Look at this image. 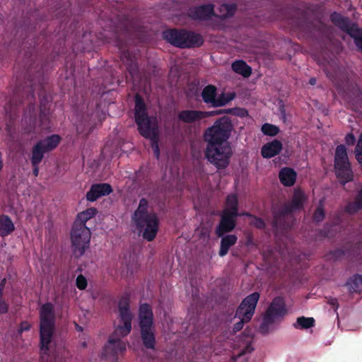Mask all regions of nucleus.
I'll use <instances>...</instances> for the list:
<instances>
[{
    "label": "nucleus",
    "mask_w": 362,
    "mask_h": 362,
    "mask_svg": "<svg viewBox=\"0 0 362 362\" xmlns=\"http://www.w3.org/2000/svg\"><path fill=\"white\" fill-rule=\"evenodd\" d=\"M202 119L216 115V111L203 112L202 111Z\"/></svg>",
    "instance_id": "nucleus-50"
},
{
    "label": "nucleus",
    "mask_w": 362,
    "mask_h": 362,
    "mask_svg": "<svg viewBox=\"0 0 362 362\" xmlns=\"http://www.w3.org/2000/svg\"><path fill=\"white\" fill-rule=\"evenodd\" d=\"M279 177L284 185L292 186L296 182V173L290 168H284L280 170Z\"/></svg>",
    "instance_id": "nucleus-22"
},
{
    "label": "nucleus",
    "mask_w": 362,
    "mask_h": 362,
    "mask_svg": "<svg viewBox=\"0 0 362 362\" xmlns=\"http://www.w3.org/2000/svg\"><path fill=\"white\" fill-rule=\"evenodd\" d=\"M259 298V293L257 292H254L247 296L241 302L235 315V317H238L240 320L234 325V332H237L242 329L244 323L247 322L251 320L255 313Z\"/></svg>",
    "instance_id": "nucleus-10"
},
{
    "label": "nucleus",
    "mask_w": 362,
    "mask_h": 362,
    "mask_svg": "<svg viewBox=\"0 0 362 362\" xmlns=\"http://www.w3.org/2000/svg\"><path fill=\"white\" fill-rule=\"evenodd\" d=\"M328 303L333 305L334 307H335V308L337 309L339 306V304L337 303V300L336 298H329V299H328Z\"/></svg>",
    "instance_id": "nucleus-52"
},
{
    "label": "nucleus",
    "mask_w": 362,
    "mask_h": 362,
    "mask_svg": "<svg viewBox=\"0 0 362 362\" xmlns=\"http://www.w3.org/2000/svg\"><path fill=\"white\" fill-rule=\"evenodd\" d=\"M148 201L142 198L137 209L134 211L132 219L134 221L136 228L142 236L148 241H152L155 238L158 229V219L157 215L152 212L148 213Z\"/></svg>",
    "instance_id": "nucleus-2"
},
{
    "label": "nucleus",
    "mask_w": 362,
    "mask_h": 362,
    "mask_svg": "<svg viewBox=\"0 0 362 362\" xmlns=\"http://www.w3.org/2000/svg\"><path fill=\"white\" fill-rule=\"evenodd\" d=\"M40 335L42 351H48L54 329L55 316L52 303H47L40 310Z\"/></svg>",
    "instance_id": "nucleus-5"
},
{
    "label": "nucleus",
    "mask_w": 362,
    "mask_h": 362,
    "mask_svg": "<svg viewBox=\"0 0 362 362\" xmlns=\"http://www.w3.org/2000/svg\"><path fill=\"white\" fill-rule=\"evenodd\" d=\"M315 320L313 317H299L297 318L296 323L294 327L301 329H308L314 326Z\"/></svg>",
    "instance_id": "nucleus-33"
},
{
    "label": "nucleus",
    "mask_w": 362,
    "mask_h": 362,
    "mask_svg": "<svg viewBox=\"0 0 362 362\" xmlns=\"http://www.w3.org/2000/svg\"><path fill=\"white\" fill-rule=\"evenodd\" d=\"M223 211L239 214L238 212V199L235 194L228 196L226 199V208Z\"/></svg>",
    "instance_id": "nucleus-31"
},
{
    "label": "nucleus",
    "mask_w": 362,
    "mask_h": 362,
    "mask_svg": "<svg viewBox=\"0 0 362 362\" xmlns=\"http://www.w3.org/2000/svg\"><path fill=\"white\" fill-rule=\"evenodd\" d=\"M233 129L231 119L228 116H223L216 119L211 127L205 130L204 139L206 143L230 144L228 140Z\"/></svg>",
    "instance_id": "nucleus-3"
},
{
    "label": "nucleus",
    "mask_w": 362,
    "mask_h": 362,
    "mask_svg": "<svg viewBox=\"0 0 362 362\" xmlns=\"http://www.w3.org/2000/svg\"><path fill=\"white\" fill-rule=\"evenodd\" d=\"M217 89L213 85H208L202 90V98L204 102L210 106L216 107L217 101Z\"/></svg>",
    "instance_id": "nucleus-20"
},
{
    "label": "nucleus",
    "mask_w": 362,
    "mask_h": 362,
    "mask_svg": "<svg viewBox=\"0 0 362 362\" xmlns=\"http://www.w3.org/2000/svg\"><path fill=\"white\" fill-rule=\"evenodd\" d=\"M281 150V142L275 139L264 145L262 148L261 153L264 158H269L279 154Z\"/></svg>",
    "instance_id": "nucleus-18"
},
{
    "label": "nucleus",
    "mask_w": 362,
    "mask_h": 362,
    "mask_svg": "<svg viewBox=\"0 0 362 362\" xmlns=\"http://www.w3.org/2000/svg\"><path fill=\"white\" fill-rule=\"evenodd\" d=\"M48 115L49 110L46 107V104L43 100H41L40 119L42 124L47 121Z\"/></svg>",
    "instance_id": "nucleus-40"
},
{
    "label": "nucleus",
    "mask_w": 362,
    "mask_h": 362,
    "mask_svg": "<svg viewBox=\"0 0 362 362\" xmlns=\"http://www.w3.org/2000/svg\"><path fill=\"white\" fill-rule=\"evenodd\" d=\"M325 218V211L321 206L316 208L314 211L313 218L316 222L322 221Z\"/></svg>",
    "instance_id": "nucleus-41"
},
{
    "label": "nucleus",
    "mask_w": 362,
    "mask_h": 362,
    "mask_svg": "<svg viewBox=\"0 0 362 362\" xmlns=\"http://www.w3.org/2000/svg\"><path fill=\"white\" fill-rule=\"evenodd\" d=\"M316 81H317V80H316V78H310V80H309V83H310V85H313H313H315V84L316 83Z\"/></svg>",
    "instance_id": "nucleus-59"
},
{
    "label": "nucleus",
    "mask_w": 362,
    "mask_h": 362,
    "mask_svg": "<svg viewBox=\"0 0 362 362\" xmlns=\"http://www.w3.org/2000/svg\"><path fill=\"white\" fill-rule=\"evenodd\" d=\"M262 132L265 135L274 136L279 132V129L275 125L265 123L262 126Z\"/></svg>",
    "instance_id": "nucleus-35"
},
{
    "label": "nucleus",
    "mask_w": 362,
    "mask_h": 362,
    "mask_svg": "<svg viewBox=\"0 0 362 362\" xmlns=\"http://www.w3.org/2000/svg\"><path fill=\"white\" fill-rule=\"evenodd\" d=\"M346 284L349 286L351 292H357L362 286V276L359 274L354 275Z\"/></svg>",
    "instance_id": "nucleus-32"
},
{
    "label": "nucleus",
    "mask_w": 362,
    "mask_h": 362,
    "mask_svg": "<svg viewBox=\"0 0 362 362\" xmlns=\"http://www.w3.org/2000/svg\"><path fill=\"white\" fill-rule=\"evenodd\" d=\"M245 215L251 218L250 221V225H252L259 229H263L265 227V223L262 218H257L247 213L245 214Z\"/></svg>",
    "instance_id": "nucleus-38"
},
{
    "label": "nucleus",
    "mask_w": 362,
    "mask_h": 362,
    "mask_svg": "<svg viewBox=\"0 0 362 362\" xmlns=\"http://www.w3.org/2000/svg\"><path fill=\"white\" fill-rule=\"evenodd\" d=\"M362 152V134L360 135L359 139L358 140L356 146L354 150L355 155L356 153H361Z\"/></svg>",
    "instance_id": "nucleus-47"
},
{
    "label": "nucleus",
    "mask_w": 362,
    "mask_h": 362,
    "mask_svg": "<svg viewBox=\"0 0 362 362\" xmlns=\"http://www.w3.org/2000/svg\"><path fill=\"white\" fill-rule=\"evenodd\" d=\"M305 201V195L300 190H295L293 199L290 203H286L283 206H288L290 211L293 213L295 210L299 209L303 206Z\"/></svg>",
    "instance_id": "nucleus-25"
},
{
    "label": "nucleus",
    "mask_w": 362,
    "mask_h": 362,
    "mask_svg": "<svg viewBox=\"0 0 362 362\" xmlns=\"http://www.w3.org/2000/svg\"><path fill=\"white\" fill-rule=\"evenodd\" d=\"M122 59L124 60V59L127 60V62L132 63L133 60L130 56V54L128 51L122 50Z\"/></svg>",
    "instance_id": "nucleus-48"
},
{
    "label": "nucleus",
    "mask_w": 362,
    "mask_h": 362,
    "mask_svg": "<svg viewBox=\"0 0 362 362\" xmlns=\"http://www.w3.org/2000/svg\"><path fill=\"white\" fill-rule=\"evenodd\" d=\"M233 115L243 117L248 115V112L244 108L235 107Z\"/></svg>",
    "instance_id": "nucleus-44"
},
{
    "label": "nucleus",
    "mask_w": 362,
    "mask_h": 362,
    "mask_svg": "<svg viewBox=\"0 0 362 362\" xmlns=\"http://www.w3.org/2000/svg\"><path fill=\"white\" fill-rule=\"evenodd\" d=\"M205 157L217 169H225L230 163L233 154L230 144L206 143Z\"/></svg>",
    "instance_id": "nucleus-6"
},
{
    "label": "nucleus",
    "mask_w": 362,
    "mask_h": 362,
    "mask_svg": "<svg viewBox=\"0 0 362 362\" xmlns=\"http://www.w3.org/2000/svg\"><path fill=\"white\" fill-rule=\"evenodd\" d=\"M146 317H153V313L149 305L143 304L140 306L139 318Z\"/></svg>",
    "instance_id": "nucleus-39"
},
{
    "label": "nucleus",
    "mask_w": 362,
    "mask_h": 362,
    "mask_svg": "<svg viewBox=\"0 0 362 362\" xmlns=\"http://www.w3.org/2000/svg\"><path fill=\"white\" fill-rule=\"evenodd\" d=\"M233 70L239 74H241L244 77H248L251 75V68L247 65L243 61H236L232 64Z\"/></svg>",
    "instance_id": "nucleus-27"
},
{
    "label": "nucleus",
    "mask_w": 362,
    "mask_h": 362,
    "mask_svg": "<svg viewBox=\"0 0 362 362\" xmlns=\"http://www.w3.org/2000/svg\"><path fill=\"white\" fill-rule=\"evenodd\" d=\"M30 74H31V69H29L28 71L27 78L28 80L30 81V87H31L30 94H31V96L33 97L34 96V95H33L34 90H33V87L37 81V82L39 81V80L36 81L35 78V79L30 78Z\"/></svg>",
    "instance_id": "nucleus-45"
},
{
    "label": "nucleus",
    "mask_w": 362,
    "mask_h": 362,
    "mask_svg": "<svg viewBox=\"0 0 362 362\" xmlns=\"http://www.w3.org/2000/svg\"><path fill=\"white\" fill-rule=\"evenodd\" d=\"M60 137L58 135L54 134L48 136L44 140L37 142V144L45 153L53 150L57 147L59 143Z\"/></svg>",
    "instance_id": "nucleus-23"
},
{
    "label": "nucleus",
    "mask_w": 362,
    "mask_h": 362,
    "mask_svg": "<svg viewBox=\"0 0 362 362\" xmlns=\"http://www.w3.org/2000/svg\"><path fill=\"white\" fill-rule=\"evenodd\" d=\"M238 216L239 214L223 211L220 223L216 229L217 236L221 237L225 233L232 231L236 226L235 218Z\"/></svg>",
    "instance_id": "nucleus-14"
},
{
    "label": "nucleus",
    "mask_w": 362,
    "mask_h": 362,
    "mask_svg": "<svg viewBox=\"0 0 362 362\" xmlns=\"http://www.w3.org/2000/svg\"><path fill=\"white\" fill-rule=\"evenodd\" d=\"M49 357L50 358V359L49 360L47 359L46 362H62L59 359H58L57 358H54V361H53V358L51 356H49Z\"/></svg>",
    "instance_id": "nucleus-58"
},
{
    "label": "nucleus",
    "mask_w": 362,
    "mask_h": 362,
    "mask_svg": "<svg viewBox=\"0 0 362 362\" xmlns=\"http://www.w3.org/2000/svg\"><path fill=\"white\" fill-rule=\"evenodd\" d=\"M98 211L95 208L91 207L79 213L74 223H81L86 225V223L91 218L94 217Z\"/></svg>",
    "instance_id": "nucleus-28"
},
{
    "label": "nucleus",
    "mask_w": 362,
    "mask_h": 362,
    "mask_svg": "<svg viewBox=\"0 0 362 362\" xmlns=\"http://www.w3.org/2000/svg\"><path fill=\"white\" fill-rule=\"evenodd\" d=\"M236 9V6L234 4H223L220 6L218 10V13H215L214 16L221 18L225 19L230 16H232Z\"/></svg>",
    "instance_id": "nucleus-29"
},
{
    "label": "nucleus",
    "mask_w": 362,
    "mask_h": 362,
    "mask_svg": "<svg viewBox=\"0 0 362 362\" xmlns=\"http://www.w3.org/2000/svg\"><path fill=\"white\" fill-rule=\"evenodd\" d=\"M112 192V188L107 183L94 184L86 193V199L90 202H94L102 196L108 195Z\"/></svg>",
    "instance_id": "nucleus-16"
},
{
    "label": "nucleus",
    "mask_w": 362,
    "mask_h": 362,
    "mask_svg": "<svg viewBox=\"0 0 362 362\" xmlns=\"http://www.w3.org/2000/svg\"><path fill=\"white\" fill-rule=\"evenodd\" d=\"M193 18L199 20H207L214 16V6L211 4L195 7L191 11Z\"/></svg>",
    "instance_id": "nucleus-17"
},
{
    "label": "nucleus",
    "mask_w": 362,
    "mask_h": 362,
    "mask_svg": "<svg viewBox=\"0 0 362 362\" xmlns=\"http://www.w3.org/2000/svg\"><path fill=\"white\" fill-rule=\"evenodd\" d=\"M362 209V189L358 192L354 202L349 203L346 206V211L349 214H354Z\"/></svg>",
    "instance_id": "nucleus-30"
},
{
    "label": "nucleus",
    "mask_w": 362,
    "mask_h": 362,
    "mask_svg": "<svg viewBox=\"0 0 362 362\" xmlns=\"http://www.w3.org/2000/svg\"><path fill=\"white\" fill-rule=\"evenodd\" d=\"M235 93H229L226 95L223 93L220 95L217 98L216 107L226 105L235 98Z\"/></svg>",
    "instance_id": "nucleus-36"
},
{
    "label": "nucleus",
    "mask_w": 362,
    "mask_h": 362,
    "mask_svg": "<svg viewBox=\"0 0 362 362\" xmlns=\"http://www.w3.org/2000/svg\"><path fill=\"white\" fill-rule=\"evenodd\" d=\"M320 238H332L334 236V230L331 226L325 225L323 229L319 232Z\"/></svg>",
    "instance_id": "nucleus-42"
},
{
    "label": "nucleus",
    "mask_w": 362,
    "mask_h": 362,
    "mask_svg": "<svg viewBox=\"0 0 362 362\" xmlns=\"http://www.w3.org/2000/svg\"><path fill=\"white\" fill-rule=\"evenodd\" d=\"M355 157H356L357 161L358 162V163L362 167V152L356 153V154L355 155Z\"/></svg>",
    "instance_id": "nucleus-53"
},
{
    "label": "nucleus",
    "mask_w": 362,
    "mask_h": 362,
    "mask_svg": "<svg viewBox=\"0 0 362 362\" xmlns=\"http://www.w3.org/2000/svg\"><path fill=\"white\" fill-rule=\"evenodd\" d=\"M135 121L141 135L149 139L151 141V148L156 158H159L158 129L156 119L150 117L147 115L146 105L142 98L136 95L134 107Z\"/></svg>",
    "instance_id": "nucleus-1"
},
{
    "label": "nucleus",
    "mask_w": 362,
    "mask_h": 362,
    "mask_svg": "<svg viewBox=\"0 0 362 362\" xmlns=\"http://www.w3.org/2000/svg\"><path fill=\"white\" fill-rule=\"evenodd\" d=\"M223 113H224L223 110H216V115H221V114H223Z\"/></svg>",
    "instance_id": "nucleus-60"
},
{
    "label": "nucleus",
    "mask_w": 362,
    "mask_h": 362,
    "mask_svg": "<svg viewBox=\"0 0 362 362\" xmlns=\"http://www.w3.org/2000/svg\"><path fill=\"white\" fill-rule=\"evenodd\" d=\"M202 111L185 110L177 115V119L184 123H194L202 119Z\"/></svg>",
    "instance_id": "nucleus-19"
},
{
    "label": "nucleus",
    "mask_w": 362,
    "mask_h": 362,
    "mask_svg": "<svg viewBox=\"0 0 362 362\" xmlns=\"http://www.w3.org/2000/svg\"><path fill=\"white\" fill-rule=\"evenodd\" d=\"M139 325L141 328V331L142 330H151L152 329L153 325V317H141Z\"/></svg>",
    "instance_id": "nucleus-37"
},
{
    "label": "nucleus",
    "mask_w": 362,
    "mask_h": 362,
    "mask_svg": "<svg viewBox=\"0 0 362 362\" xmlns=\"http://www.w3.org/2000/svg\"><path fill=\"white\" fill-rule=\"evenodd\" d=\"M90 230L84 224L74 223L71 231L72 251L77 258L81 257L89 247Z\"/></svg>",
    "instance_id": "nucleus-8"
},
{
    "label": "nucleus",
    "mask_w": 362,
    "mask_h": 362,
    "mask_svg": "<svg viewBox=\"0 0 362 362\" xmlns=\"http://www.w3.org/2000/svg\"><path fill=\"white\" fill-rule=\"evenodd\" d=\"M45 152L36 144L32 151L31 163L33 165H38L43 158Z\"/></svg>",
    "instance_id": "nucleus-34"
},
{
    "label": "nucleus",
    "mask_w": 362,
    "mask_h": 362,
    "mask_svg": "<svg viewBox=\"0 0 362 362\" xmlns=\"http://www.w3.org/2000/svg\"><path fill=\"white\" fill-rule=\"evenodd\" d=\"M8 310V308L4 300H1V297H0V313H6Z\"/></svg>",
    "instance_id": "nucleus-49"
},
{
    "label": "nucleus",
    "mask_w": 362,
    "mask_h": 362,
    "mask_svg": "<svg viewBox=\"0 0 362 362\" xmlns=\"http://www.w3.org/2000/svg\"><path fill=\"white\" fill-rule=\"evenodd\" d=\"M223 112L226 114H231V115H233V113L234 112V108L223 109Z\"/></svg>",
    "instance_id": "nucleus-56"
},
{
    "label": "nucleus",
    "mask_w": 362,
    "mask_h": 362,
    "mask_svg": "<svg viewBox=\"0 0 362 362\" xmlns=\"http://www.w3.org/2000/svg\"><path fill=\"white\" fill-rule=\"evenodd\" d=\"M272 228L274 233L281 234L293 226L294 218L288 206H281L273 211Z\"/></svg>",
    "instance_id": "nucleus-13"
},
{
    "label": "nucleus",
    "mask_w": 362,
    "mask_h": 362,
    "mask_svg": "<svg viewBox=\"0 0 362 362\" xmlns=\"http://www.w3.org/2000/svg\"><path fill=\"white\" fill-rule=\"evenodd\" d=\"M221 237L218 255L223 257L228 253L229 249L237 243L238 237L235 235H223Z\"/></svg>",
    "instance_id": "nucleus-21"
},
{
    "label": "nucleus",
    "mask_w": 362,
    "mask_h": 362,
    "mask_svg": "<svg viewBox=\"0 0 362 362\" xmlns=\"http://www.w3.org/2000/svg\"><path fill=\"white\" fill-rule=\"evenodd\" d=\"M14 230L15 226L11 219L6 215L0 216V235L6 236Z\"/></svg>",
    "instance_id": "nucleus-24"
},
{
    "label": "nucleus",
    "mask_w": 362,
    "mask_h": 362,
    "mask_svg": "<svg viewBox=\"0 0 362 362\" xmlns=\"http://www.w3.org/2000/svg\"><path fill=\"white\" fill-rule=\"evenodd\" d=\"M5 279L0 283V297H2V291L4 286Z\"/></svg>",
    "instance_id": "nucleus-57"
},
{
    "label": "nucleus",
    "mask_w": 362,
    "mask_h": 362,
    "mask_svg": "<svg viewBox=\"0 0 362 362\" xmlns=\"http://www.w3.org/2000/svg\"><path fill=\"white\" fill-rule=\"evenodd\" d=\"M127 335H115V331L109 337L108 342L105 347L107 355L117 356L126 350V344L122 341V338Z\"/></svg>",
    "instance_id": "nucleus-15"
},
{
    "label": "nucleus",
    "mask_w": 362,
    "mask_h": 362,
    "mask_svg": "<svg viewBox=\"0 0 362 362\" xmlns=\"http://www.w3.org/2000/svg\"><path fill=\"white\" fill-rule=\"evenodd\" d=\"M118 309L119 317L123 322L115 329V335H128L132 330L133 314L130 310L129 298L127 296H122L119 301Z\"/></svg>",
    "instance_id": "nucleus-12"
},
{
    "label": "nucleus",
    "mask_w": 362,
    "mask_h": 362,
    "mask_svg": "<svg viewBox=\"0 0 362 362\" xmlns=\"http://www.w3.org/2000/svg\"><path fill=\"white\" fill-rule=\"evenodd\" d=\"M335 173L340 183L344 185L353 177V173L351 169L346 148L341 144L337 146L334 156Z\"/></svg>",
    "instance_id": "nucleus-9"
},
{
    "label": "nucleus",
    "mask_w": 362,
    "mask_h": 362,
    "mask_svg": "<svg viewBox=\"0 0 362 362\" xmlns=\"http://www.w3.org/2000/svg\"><path fill=\"white\" fill-rule=\"evenodd\" d=\"M30 329V325L27 322H23L21 323V326L20 328V332L27 331Z\"/></svg>",
    "instance_id": "nucleus-51"
},
{
    "label": "nucleus",
    "mask_w": 362,
    "mask_h": 362,
    "mask_svg": "<svg viewBox=\"0 0 362 362\" xmlns=\"http://www.w3.org/2000/svg\"><path fill=\"white\" fill-rule=\"evenodd\" d=\"M163 37L169 43L180 48L198 47L203 43L199 34L185 29H168L163 32Z\"/></svg>",
    "instance_id": "nucleus-4"
},
{
    "label": "nucleus",
    "mask_w": 362,
    "mask_h": 362,
    "mask_svg": "<svg viewBox=\"0 0 362 362\" xmlns=\"http://www.w3.org/2000/svg\"><path fill=\"white\" fill-rule=\"evenodd\" d=\"M287 313L286 303L283 298L276 297L267 309L262 324L259 327L262 334L269 333V327Z\"/></svg>",
    "instance_id": "nucleus-7"
},
{
    "label": "nucleus",
    "mask_w": 362,
    "mask_h": 362,
    "mask_svg": "<svg viewBox=\"0 0 362 362\" xmlns=\"http://www.w3.org/2000/svg\"><path fill=\"white\" fill-rule=\"evenodd\" d=\"M37 165H33L34 167V168H33V175L35 176H37L38 175L39 169H38Z\"/></svg>",
    "instance_id": "nucleus-55"
},
{
    "label": "nucleus",
    "mask_w": 362,
    "mask_h": 362,
    "mask_svg": "<svg viewBox=\"0 0 362 362\" xmlns=\"http://www.w3.org/2000/svg\"><path fill=\"white\" fill-rule=\"evenodd\" d=\"M330 19L337 27L354 38L356 45L362 49V30L359 29L356 23H351L349 18L337 12L331 14Z\"/></svg>",
    "instance_id": "nucleus-11"
},
{
    "label": "nucleus",
    "mask_w": 362,
    "mask_h": 362,
    "mask_svg": "<svg viewBox=\"0 0 362 362\" xmlns=\"http://www.w3.org/2000/svg\"><path fill=\"white\" fill-rule=\"evenodd\" d=\"M345 141L346 144L354 145L356 139L353 134H348L345 137Z\"/></svg>",
    "instance_id": "nucleus-46"
},
{
    "label": "nucleus",
    "mask_w": 362,
    "mask_h": 362,
    "mask_svg": "<svg viewBox=\"0 0 362 362\" xmlns=\"http://www.w3.org/2000/svg\"><path fill=\"white\" fill-rule=\"evenodd\" d=\"M76 286L79 289H84L87 286V281L83 275H79L76 279Z\"/></svg>",
    "instance_id": "nucleus-43"
},
{
    "label": "nucleus",
    "mask_w": 362,
    "mask_h": 362,
    "mask_svg": "<svg viewBox=\"0 0 362 362\" xmlns=\"http://www.w3.org/2000/svg\"><path fill=\"white\" fill-rule=\"evenodd\" d=\"M141 338L142 339L144 346L146 349H155L156 339L153 329L141 331Z\"/></svg>",
    "instance_id": "nucleus-26"
},
{
    "label": "nucleus",
    "mask_w": 362,
    "mask_h": 362,
    "mask_svg": "<svg viewBox=\"0 0 362 362\" xmlns=\"http://www.w3.org/2000/svg\"><path fill=\"white\" fill-rule=\"evenodd\" d=\"M252 350H253L252 348H251L250 346H247L245 347V349L240 354L238 355L237 357H239L240 356H241L243 354H245L247 352L250 353V352H252Z\"/></svg>",
    "instance_id": "nucleus-54"
}]
</instances>
